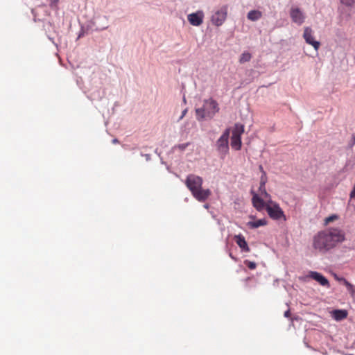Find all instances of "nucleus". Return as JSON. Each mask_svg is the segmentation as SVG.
Listing matches in <instances>:
<instances>
[{
    "mask_svg": "<svg viewBox=\"0 0 355 355\" xmlns=\"http://www.w3.org/2000/svg\"><path fill=\"white\" fill-rule=\"evenodd\" d=\"M259 171L261 172V173H262V174H263V173H266V172L264 171L263 168V166H262L261 165H260V166H259Z\"/></svg>",
    "mask_w": 355,
    "mask_h": 355,
    "instance_id": "29",
    "label": "nucleus"
},
{
    "mask_svg": "<svg viewBox=\"0 0 355 355\" xmlns=\"http://www.w3.org/2000/svg\"><path fill=\"white\" fill-rule=\"evenodd\" d=\"M204 16L202 10H198L196 12L188 15L187 19L192 26H199L203 22Z\"/></svg>",
    "mask_w": 355,
    "mask_h": 355,
    "instance_id": "9",
    "label": "nucleus"
},
{
    "mask_svg": "<svg viewBox=\"0 0 355 355\" xmlns=\"http://www.w3.org/2000/svg\"><path fill=\"white\" fill-rule=\"evenodd\" d=\"M345 240V233L339 228H329L319 232L313 237V247L320 253H325Z\"/></svg>",
    "mask_w": 355,
    "mask_h": 355,
    "instance_id": "1",
    "label": "nucleus"
},
{
    "mask_svg": "<svg viewBox=\"0 0 355 355\" xmlns=\"http://www.w3.org/2000/svg\"><path fill=\"white\" fill-rule=\"evenodd\" d=\"M267 182V176H266V173H263V174H261V176L260 178V184H259V190L261 193V194L262 196H263V197L266 198V199H270V194L266 191V187H265V185H266V183Z\"/></svg>",
    "mask_w": 355,
    "mask_h": 355,
    "instance_id": "13",
    "label": "nucleus"
},
{
    "mask_svg": "<svg viewBox=\"0 0 355 355\" xmlns=\"http://www.w3.org/2000/svg\"><path fill=\"white\" fill-rule=\"evenodd\" d=\"M334 311H342V310L341 309H334Z\"/></svg>",
    "mask_w": 355,
    "mask_h": 355,
    "instance_id": "35",
    "label": "nucleus"
},
{
    "mask_svg": "<svg viewBox=\"0 0 355 355\" xmlns=\"http://www.w3.org/2000/svg\"><path fill=\"white\" fill-rule=\"evenodd\" d=\"M353 144H355V135L353 136Z\"/></svg>",
    "mask_w": 355,
    "mask_h": 355,
    "instance_id": "33",
    "label": "nucleus"
},
{
    "mask_svg": "<svg viewBox=\"0 0 355 355\" xmlns=\"http://www.w3.org/2000/svg\"><path fill=\"white\" fill-rule=\"evenodd\" d=\"M189 146V143L182 144L178 146V148L181 150H184Z\"/></svg>",
    "mask_w": 355,
    "mask_h": 355,
    "instance_id": "26",
    "label": "nucleus"
},
{
    "mask_svg": "<svg viewBox=\"0 0 355 355\" xmlns=\"http://www.w3.org/2000/svg\"><path fill=\"white\" fill-rule=\"evenodd\" d=\"M183 102H184V103H186V98H185V97H184V96L183 97Z\"/></svg>",
    "mask_w": 355,
    "mask_h": 355,
    "instance_id": "34",
    "label": "nucleus"
},
{
    "mask_svg": "<svg viewBox=\"0 0 355 355\" xmlns=\"http://www.w3.org/2000/svg\"><path fill=\"white\" fill-rule=\"evenodd\" d=\"M109 27V19L106 15H97L90 21L89 28L92 31H101Z\"/></svg>",
    "mask_w": 355,
    "mask_h": 355,
    "instance_id": "5",
    "label": "nucleus"
},
{
    "mask_svg": "<svg viewBox=\"0 0 355 355\" xmlns=\"http://www.w3.org/2000/svg\"><path fill=\"white\" fill-rule=\"evenodd\" d=\"M203 207H204L205 209H208V208H209V204H205V205H203Z\"/></svg>",
    "mask_w": 355,
    "mask_h": 355,
    "instance_id": "32",
    "label": "nucleus"
},
{
    "mask_svg": "<svg viewBox=\"0 0 355 355\" xmlns=\"http://www.w3.org/2000/svg\"><path fill=\"white\" fill-rule=\"evenodd\" d=\"M340 2L347 6H352L355 3V0H340Z\"/></svg>",
    "mask_w": 355,
    "mask_h": 355,
    "instance_id": "22",
    "label": "nucleus"
},
{
    "mask_svg": "<svg viewBox=\"0 0 355 355\" xmlns=\"http://www.w3.org/2000/svg\"><path fill=\"white\" fill-rule=\"evenodd\" d=\"M331 317L337 321L342 320L347 318V312H330Z\"/></svg>",
    "mask_w": 355,
    "mask_h": 355,
    "instance_id": "18",
    "label": "nucleus"
},
{
    "mask_svg": "<svg viewBox=\"0 0 355 355\" xmlns=\"http://www.w3.org/2000/svg\"><path fill=\"white\" fill-rule=\"evenodd\" d=\"M261 16V12L257 10H250L247 15L248 19L252 21L259 20Z\"/></svg>",
    "mask_w": 355,
    "mask_h": 355,
    "instance_id": "16",
    "label": "nucleus"
},
{
    "mask_svg": "<svg viewBox=\"0 0 355 355\" xmlns=\"http://www.w3.org/2000/svg\"><path fill=\"white\" fill-rule=\"evenodd\" d=\"M227 16V7L222 6L220 9L215 11L211 17V21L216 26H220L226 20Z\"/></svg>",
    "mask_w": 355,
    "mask_h": 355,
    "instance_id": "7",
    "label": "nucleus"
},
{
    "mask_svg": "<svg viewBox=\"0 0 355 355\" xmlns=\"http://www.w3.org/2000/svg\"><path fill=\"white\" fill-rule=\"evenodd\" d=\"M252 193L253 194L252 202L255 209L259 211H262L264 208L266 209L267 201L264 202V200L260 198L258 194L253 191Z\"/></svg>",
    "mask_w": 355,
    "mask_h": 355,
    "instance_id": "11",
    "label": "nucleus"
},
{
    "mask_svg": "<svg viewBox=\"0 0 355 355\" xmlns=\"http://www.w3.org/2000/svg\"><path fill=\"white\" fill-rule=\"evenodd\" d=\"M336 218H337V216L336 215L330 216L326 218L325 223L327 224V223L334 220Z\"/></svg>",
    "mask_w": 355,
    "mask_h": 355,
    "instance_id": "23",
    "label": "nucleus"
},
{
    "mask_svg": "<svg viewBox=\"0 0 355 355\" xmlns=\"http://www.w3.org/2000/svg\"><path fill=\"white\" fill-rule=\"evenodd\" d=\"M142 156H144L146 158V161H149L150 159V155L149 154H141Z\"/></svg>",
    "mask_w": 355,
    "mask_h": 355,
    "instance_id": "28",
    "label": "nucleus"
},
{
    "mask_svg": "<svg viewBox=\"0 0 355 355\" xmlns=\"http://www.w3.org/2000/svg\"><path fill=\"white\" fill-rule=\"evenodd\" d=\"M252 56H251V54L248 52H244L241 54V57H240V59H239V62L240 63H245L246 62H248L250 60Z\"/></svg>",
    "mask_w": 355,
    "mask_h": 355,
    "instance_id": "20",
    "label": "nucleus"
},
{
    "mask_svg": "<svg viewBox=\"0 0 355 355\" xmlns=\"http://www.w3.org/2000/svg\"><path fill=\"white\" fill-rule=\"evenodd\" d=\"M291 312H284V316L288 318L290 317Z\"/></svg>",
    "mask_w": 355,
    "mask_h": 355,
    "instance_id": "30",
    "label": "nucleus"
},
{
    "mask_svg": "<svg viewBox=\"0 0 355 355\" xmlns=\"http://www.w3.org/2000/svg\"><path fill=\"white\" fill-rule=\"evenodd\" d=\"M187 111H188V109L186 108L184 109L182 112V114L181 116H180L179 119H178V121H180V120H182L184 116L186 115V114L187 113Z\"/></svg>",
    "mask_w": 355,
    "mask_h": 355,
    "instance_id": "27",
    "label": "nucleus"
},
{
    "mask_svg": "<svg viewBox=\"0 0 355 355\" xmlns=\"http://www.w3.org/2000/svg\"><path fill=\"white\" fill-rule=\"evenodd\" d=\"M219 111L217 102L213 98L205 99L202 106L196 109V119L200 121L211 119Z\"/></svg>",
    "mask_w": 355,
    "mask_h": 355,
    "instance_id": "3",
    "label": "nucleus"
},
{
    "mask_svg": "<svg viewBox=\"0 0 355 355\" xmlns=\"http://www.w3.org/2000/svg\"><path fill=\"white\" fill-rule=\"evenodd\" d=\"M266 211L268 216L273 220L283 218L286 220V216L279 204L269 199L267 200Z\"/></svg>",
    "mask_w": 355,
    "mask_h": 355,
    "instance_id": "6",
    "label": "nucleus"
},
{
    "mask_svg": "<svg viewBox=\"0 0 355 355\" xmlns=\"http://www.w3.org/2000/svg\"><path fill=\"white\" fill-rule=\"evenodd\" d=\"M267 224V220L265 218L259 219L255 221H249L248 223V226L251 228H258L261 226H264Z\"/></svg>",
    "mask_w": 355,
    "mask_h": 355,
    "instance_id": "17",
    "label": "nucleus"
},
{
    "mask_svg": "<svg viewBox=\"0 0 355 355\" xmlns=\"http://www.w3.org/2000/svg\"><path fill=\"white\" fill-rule=\"evenodd\" d=\"M58 0H50L49 6L51 8H56Z\"/></svg>",
    "mask_w": 355,
    "mask_h": 355,
    "instance_id": "24",
    "label": "nucleus"
},
{
    "mask_svg": "<svg viewBox=\"0 0 355 355\" xmlns=\"http://www.w3.org/2000/svg\"><path fill=\"white\" fill-rule=\"evenodd\" d=\"M230 131V128L226 129L216 141V149L222 159H223L229 152Z\"/></svg>",
    "mask_w": 355,
    "mask_h": 355,
    "instance_id": "4",
    "label": "nucleus"
},
{
    "mask_svg": "<svg viewBox=\"0 0 355 355\" xmlns=\"http://www.w3.org/2000/svg\"><path fill=\"white\" fill-rule=\"evenodd\" d=\"M244 132V125L241 123H236L234 128L232 131V135H239L241 137L242 134Z\"/></svg>",
    "mask_w": 355,
    "mask_h": 355,
    "instance_id": "19",
    "label": "nucleus"
},
{
    "mask_svg": "<svg viewBox=\"0 0 355 355\" xmlns=\"http://www.w3.org/2000/svg\"><path fill=\"white\" fill-rule=\"evenodd\" d=\"M112 143H113V144H117V143H119V140H118L117 139H114L112 140Z\"/></svg>",
    "mask_w": 355,
    "mask_h": 355,
    "instance_id": "31",
    "label": "nucleus"
},
{
    "mask_svg": "<svg viewBox=\"0 0 355 355\" xmlns=\"http://www.w3.org/2000/svg\"><path fill=\"white\" fill-rule=\"evenodd\" d=\"M303 37L306 42L314 48L315 51H318L320 44L319 42L315 41L313 36V31L310 27H305L303 33Z\"/></svg>",
    "mask_w": 355,
    "mask_h": 355,
    "instance_id": "8",
    "label": "nucleus"
},
{
    "mask_svg": "<svg viewBox=\"0 0 355 355\" xmlns=\"http://www.w3.org/2000/svg\"><path fill=\"white\" fill-rule=\"evenodd\" d=\"M234 240L236 243V244L239 246V248L244 252H250V248L248 247V245L245 239V237L241 235H235L234 236Z\"/></svg>",
    "mask_w": 355,
    "mask_h": 355,
    "instance_id": "14",
    "label": "nucleus"
},
{
    "mask_svg": "<svg viewBox=\"0 0 355 355\" xmlns=\"http://www.w3.org/2000/svg\"><path fill=\"white\" fill-rule=\"evenodd\" d=\"M309 277L312 278L313 279L317 281L320 285L323 286H329V282L328 279L323 276L322 274L315 272V271H310Z\"/></svg>",
    "mask_w": 355,
    "mask_h": 355,
    "instance_id": "12",
    "label": "nucleus"
},
{
    "mask_svg": "<svg viewBox=\"0 0 355 355\" xmlns=\"http://www.w3.org/2000/svg\"><path fill=\"white\" fill-rule=\"evenodd\" d=\"M290 16L292 21L297 25L302 24L305 19L304 14L298 8H292L290 11Z\"/></svg>",
    "mask_w": 355,
    "mask_h": 355,
    "instance_id": "10",
    "label": "nucleus"
},
{
    "mask_svg": "<svg viewBox=\"0 0 355 355\" xmlns=\"http://www.w3.org/2000/svg\"><path fill=\"white\" fill-rule=\"evenodd\" d=\"M339 280L343 282L344 284L346 286L347 290L349 292L354 291V286L352 284H350L348 281H347L345 278L342 277V278L339 279Z\"/></svg>",
    "mask_w": 355,
    "mask_h": 355,
    "instance_id": "21",
    "label": "nucleus"
},
{
    "mask_svg": "<svg viewBox=\"0 0 355 355\" xmlns=\"http://www.w3.org/2000/svg\"><path fill=\"white\" fill-rule=\"evenodd\" d=\"M247 266L248 267L250 268V269H254L257 266V264L256 263L254 262H252V261H248L247 262Z\"/></svg>",
    "mask_w": 355,
    "mask_h": 355,
    "instance_id": "25",
    "label": "nucleus"
},
{
    "mask_svg": "<svg viewBox=\"0 0 355 355\" xmlns=\"http://www.w3.org/2000/svg\"><path fill=\"white\" fill-rule=\"evenodd\" d=\"M202 178L194 174L187 175L185 180L187 187L189 189L193 198L199 202L206 201L211 193L210 189H203L202 188Z\"/></svg>",
    "mask_w": 355,
    "mask_h": 355,
    "instance_id": "2",
    "label": "nucleus"
},
{
    "mask_svg": "<svg viewBox=\"0 0 355 355\" xmlns=\"http://www.w3.org/2000/svg\"><path fill=\"white\" fill-rule=\"evenodd\" d=\"M232 148L236 150H239L241 148V137L239 135H232L231 137Z\"/></svg>",
    "mask_w": 355,
    "mask_h": 355,
    "instance_id": "15",
    "label": "nucleus"
}]
</instances>
